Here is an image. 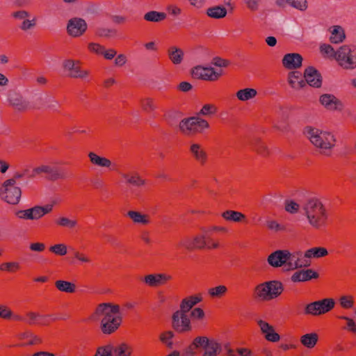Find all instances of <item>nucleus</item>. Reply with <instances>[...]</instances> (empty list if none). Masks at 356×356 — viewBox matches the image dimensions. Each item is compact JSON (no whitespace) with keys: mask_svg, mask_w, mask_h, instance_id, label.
I'll return each mask as SVG.
<instances>
[{"mask_svg":"<svg viewBox=\"0 0 356 356\" xmlns=\"http://www.w3.org/2000/svg\"><path fill=\"white\" fill-rule=\"evenodd\" d=\"M258 325L261 332L265 335L266 340L271 342H277L280 340V335L275 332L274 327L267 322L259 320Z\"/></svg>","mask_w":356,"mask_h":356,"instance_id":"nucleus-19","label":"nucleus"},{"mask_svg":"<svg viewBox=\"0 0 356 356\" xmlns=\"http://www.w3.org/2000/svg\"><path fill=\"white\" fill-rule=\"evenodd\" d=\"M339 318L346 321V328L348 329V331L353 333H356V323L352 318L345 316H339Z\"/></svg>","mask_w":356,"mask_h":356,"instance_id":"nucleus-63","label":"nucleus"},{"mask_svg":"<svg viewBox=\"0 0 356 356\" xmlns=\"http://www.w3.org/2000/svg\"><path fill=\"white\" fill-rule=\"evenodd\" d=\"M40 317L41 316L37 313L29 312L26 314V317L25 318L26 321H24V322L31 325L35 324Z\"/></svg>","mask_w":356,"mask_h":356,"instance_id":"nucleus-64","label":"nucleus"},{"mask_svg":"<svg viewBox=\"0 0 356 356\" xmlns=\"http://www.w3.org/2000/svg\"><path fill=\"white\" fill-rule=\"evenodd\" d=\"M270 291V300L278 297L284 291V286L281 282L277 280H271L267 282Z\"/></svg>","mask_w":356,"mask_h":356,"instance_id":"nucleus-31","label":"nucleus"},{"mask_svg":"<svg viewBox=\"0 0 356 356\" xmlns=\"http://www.w3.org/2000/svg\"><path fill=\"white\" fill-rule=\"evenodd\" d=\"M9 105L18 113H25L31 110V103L22 94L10 90L8 95Z\"/></svg>","mask_w":356,"mask_h":356,"instance_id":"nucleus-8","label":"nucleus"},{"mask_svg":"<svg viewBox=\"0 0 356 356\" xmlns=\"http://www.w3.org/2000/svg\"><path fill=\"white\" fill-rule=\"evenodd\" d=\"M217 111V108L213 104H205L202 106L198 115H211Z\"/></svg>","mask_w":356,"mask_h":356,"instance_id":"nucleus-55","label":"nucleus"},{"mask_svg":"<svg viewBox=\"0 0 356 356\" xmlns=\"http://www.w3.org/2000/svg\"><path fill=\"white\" fill-rule=\"evenodd\" d=\"M174 337V332L171 330H168L160 334L159 339L167 348L172 349L174 345L172 339Z\"/></svg>","mask_w":356,"mask_h":356,"instance_id":"nucleus-46","label":"nucleus"},{"mask_svg":"<svg viewBox=\"0 0 356 356\" xmlns=\"http://www.w3.org/2000/svg\"><path fill=\"white\" fill-rule=\"evenodd\" d=\"M190 152L195 159L201 165H204L205 163L207 155L206 152L202 149L200 145L197 143L192 144L190 147Z\"/></svg>","mask_w":356,"mask_h":356,"instance_id":"nucleus-28","label":"nucleus"},{"mask_svg":"<svg viewBox=\"0 0 356 356\" xmlns=\"http://www.w3.org/2000/svg\"><path fill=\"white\" fill-rule=\"evenodd\" d=\"M19 338L22 340L27 339L28 341L22 346H34L42 343V339L31 331H26L19 334Z\"/></svg>","mask_w":356,"mask_h":356,"instance_id":"nucleus-32","label":"nucleus"},{"mask_svg":"<svg viewBox=\"0 0 356 356\" xmlns=\"http://www.w3.org/2000/svg\"><path fill=\"white\" fill-rule=\"evenodd\" d=\"M55 286L58 290L65 293H74L76 289V285L70 282L64 280H57Z\"/></svg>","mask_w":356,"mask_h":356,"instance_id":"nucleus-43","label":"nucleus"},{"mask_svg":"<svg viewBox=\"0 0 356 356\" xmlns=\"http://www.w3.org/2000/svg\"><path fill=\"white\" fill-rule=\"evenodd\" d=\"M320 51L323 54H325L329 57H332L336 59L337 51L330 44H323L320 46Z\"/></svg>","mask_w":356,"mask_h":356,"instance_id":"nucleus-53","label":"nucleus"},{"mask_svg":"<svg viewBox=\"0 0 356 356\" xmlns=\"http://www.w3.org/2000/svg\"><path fill=\"white\" fill-rule=\"evenodd\" d=\"M104 46L98 43L91 42L88 44V49L97 54L103 55V54H104Z\"/></svg>","mask_w":356,"mask_h":356,"instance_id":"nucleus-62","label":"nucleus"},{"mask_svg":"<svg viewBox=\"0 0 356 356\" xmlns=\"http://www.w3.org/2000/svg\"><path fill=\"white\" fill-rule=\"evenodd\" d=\"M304 80L306 84L318 88L322 85L323 78L321 73L314 67H307L304 72Z\"/></svg>","mask_w":356,"mask_h":356,"instance_id":"nucleus-14","label":"nucleus"},{"mask_svg":"<svg viewBox=\"0 0 356 356\" xmlns=\"http://www.w3.org/2000/svg\"><path fill=\"white\" fill-rule=\"evenodd\" d=\"M49 250L56 254L63 256L67 254V246L64 244H56L51 246Z\"/></svg>","mask_w":356,"mask_h":356,"instance_id":"nucleus-59","label":"nucleus"},{"mask_svg":"<svg viewBox=\"0 0 356 356\" xmlns=\"http://www.w3.org/2000/svg\"><path fill=\"white\" fill-rule=\"evenodd\" d=\"M19 268H20V266L18 262H6V263H3L0 266V270L14 272V271L18 270Z\"/></svg>","mask_w":356,"mask_h":356,"instance_id":"nucleus-56","label":"nucleus"},{"mask_svg":"<svg viewBox=\"0 0 356 356\" xmlns=\"http://www.w3.org/2000/svg\"><path fill=\"white\" fill-rule=\"evenodd\" d=\"M222 216L226 220L236 222H242L246 218L245 216L242 213L232 210L225 211L222 213Z\"/></svg>","mask_w":356,"mask_h":356,"instance_id":"nucleus-40","label":"nucleus"},{"mask_svg":"<svg viewBox=\"0 0 356 356\" xmlns=\"http://www.w3.org/2000/svg\"><path fill=\"white\" fill-rule=\"evenodd\" d=\"M270 291L267 282L258 284L254 289V298L260 300H270Z\"/></svg>","mask_w":356,"mask_h":356,"instance_id":"nucleus-25","label":"nucleus"},{"mask_svg":"<svg viewBox=\"0 0 356 356\" xmlns=\"http://www.w3.org/2000/svg\"><path fill=\"white\" fill-rule=\"evenodd\" d=\"M287 3L300 11L306 10L308 7L307 0H287Z\"/></svg>","mask_w":356,"mask_h":356,"instance_id":"nucleus-51","label":"nucleus"},{"mask_svg":"<svg viewBox=\"0 0 356 356\" xmlns=\"http://www.w3.org/2000/svg\"><path fill=\"white\" fill-rule=\"evenodd\" d=\"M319 275L312 269L301 270L296 271L291 276V281L293 282H306L312 279H317Z\"/></svg>","mask_w":356,"mask_h":356,"instance_id":"nucleus-20","label":"nucleus"},{"mask_svg":"<svg viewBox=\"0 0 356 356\" xmlns=\"http://www.w3.org/2000/svg\"><path fill=\"white\" fill-rule=\"evenodd\" d=\"M210 340L211 339L207 337H197L193 339L192 343L188 347L190 353L194 354L195 350L200 348L204 350Z\"/></svg>","mask_w":356,"mask_h":356,"instance_id":"nucleus-35","label":"nucleus"},{"mask_svg":"<svg viewBox=\"0 0 356 356\" xmlns=\"http://www.w3.org/2000/svg\"><path fill=\"white\" fill-rule=\"evenodd\" d=\"M100 316H104L101 321V330L104 334H110L114 332L121 324L122 315L118 305L99 304L92 317L97 319Z\"/></svg>","mask_w":356,"mask_h":356,"instance_id":"nucleus-1","label":"nucleus"},{"mask_svg":"<svg viewBox=\"0 0 356 356\" xmlns=\"http://www.w3.org/2000/svg\"><path fill=\"white\" fill-rule=\"evenodd\" d=\"M88 157L90 159V161L93 165L99 167L107 168L113 170H115V165L113 164L112 162L106 157L100 156L92 152H89Z\"/></svg>","mask_w":356,"mask_h":356,"instance_id":"nucleus-23","label":"nucleus"},{"mask_svg":"<svg viewBox=\"0 0 356 356\" xmlns=\"http://www.w3.org/2000/svg\"><path fill=\"white\" fill-rule=\"evenodd\" d=\"M328 254L326 248L323 247L312 248L307 250L304 254L305 258H321Z\"/></svg>","mask_w":356,"mask_h":356,"instance_id":"nucleus-39","label":"nucleus"},{"mask_svg":"<svg viewBox=\"0 0 356 356\" xmlns=\"http://www.w3.org/2000/svg\"><path fill=\"white\" fill-rule=\"evenodd\" d=\"M140 106L143 111L147 113H153L157 108L154 99L151 97L142 99L140 100Z\"/></svg>","mask_w":356,"mask_h":356,"instance_id":"nucleus-44","label":"nucleus"},{"mask_svg":"<svg viewBox=\"0 0 356 356\" xmlns=\"http://www.w3.org/2000/svg\"><path fill=\"white\" fill-rule=\"evenodd\" d=\"M284 204L285 210L290 213H296L300 209V204L293 200H286Z\"/></svg>","mask_w":356,"mask_h":356,"instance_id":"nucleus-54","label":"nucleus"},{"mask_svg":"<svg viewBox=\"0 0 356 356\" xmlns=\"http://www.w3.org/2000/svg\"><path fill=\"white\" fill-rule=\"evenodd\" d=\"M197 118H184L179 122V129L184 133L197 132Z\"/></svg>","mask_w":356,"mask_h":356,"instance_id":"nucleus-24","label":"nucleus"},{"mask_svg":"<svg viewBox=\"0 0 356 356\" xmlns=\"http://www.w3.org/2000/svg\"><path fill=\"white\" fill-rule=\"evenodd\" d=\"M310 142L317 148L320 149L321 154L328 155L334 146L336 140L334 135L329 132L312 127H306L304 131Z\"/></svg>","mask_w":356,"mask_h":356,"instance_id":"nucleus-3","label":"nucleus"},{"mask_svg":"<svg viewBox=\"0 0 356 356\" xmlns=\"http://www.w3.org/2000/svg\"><path fill=\"white\" fill-rule=\"evenodd\" d=\"M33 172L37 174H47V179L49 181H54L58 179H64L66 176L60 168L56 166L48 165H42L33 169Z\"/></svg>","mask_w":356,"mask_h":356,"instance_id":"nucleus-12","label":"nucleus"},{"mask_svg":"<svg viewBox=\"0 0 356 356\" xmlns=\"http://www.w3.org/2000/svg\"><path fill=\"white\" fill-rule=\"evenodd\" d=\"M302 209L312 227L320 229L326 225L328 213L320 200L316 197L308 198L302 204Z\"/></svg>","mask_w":356,"mask_h":356,"instance_id":"nucleus-2","label":"nucleus"},{"mask_svg":"<svg viewBox=\"0 0 356 356\" xmlns=\"http://www.w3.org/2000/svg\"><path fill=\"white\" fill-rule=\"evenodd\" d=\"M334 306L335 301L333 298H324L314 301L305 305L304 314L314 316H321L330 312Z\"/></svg>","mask_w":356,"mask_h":356,"instance_id":"nucleus-5","label":"nucleus"},{"mask_svg":"<svg viewBox=\"0 0 356 356\" xmlns=\"http://www.w3.org/2000/svg\"><path fill=\"white\" fill-rule=\"evenodd\" d=\"M210 236L207 231L203 235H197L193 240L187 238L180 241L179 245L187 250L202 249L205 246L210 248Z\"/></svg>","mask_w":356,"mask_h":356,"instance_id":"nucleus-9","label":"nucleus"},{"mask_svg":"<svg viewBox=\"0 0 356 356\" xmlns=\"http://www.w3.org/2000/svg\"><path fill=\"white\" fill-rule=\"evenodd\" d=\"M202 356H217L222 350V345L214 339H211L204 350Z\"/></svg>","mask_w":356,"mask_h":356,"instance_id":"nucleus-27","label":"nucleus"},{"mask_svg":"<svg viewBox=\"0 0 356 356\" xmlns=\"http://www.w3.org/2000/svg\"><path fill=\"white\" fill-rule=\"evenodd\" d=\"M288 79L289 85L294 89H300L306 86L302 74L298 71L290 72Z\"/></svg>","mask_w":356,"mask_h":356,"instance_id":"nucleus-26","label":"nucleus"},{"mask_svg":"<svg viewBox=\"0 0 356 356\" xmlns=\"http://www.w3.org/2000/svg\"><path fill=\"white\" fill-rule=\"evenodd\" d=\"M88 29V24L85 19L80 17H73L67 22V33L73 38L83 35Z\"/></svg>","mask_w":356,"mask_h":356,"instance_id":"nucleus-10","label":"nucleus"},{"mask_svg":"<svg viewBox=\"0 0 356 356\" xmlns=\"http://www.w3.org/2000/svg\"><path fill=\"white\" fill-rule=\"evenodd\" d=\"M318 336L316 333H308L300 337L301 343L307 348H314L317 343Z\"/></svg>","mask_w":356,"mask_h":356,"instance_id":"nucleus-37","label":"nucleus"},{"mask_svg":"<svg viewBox=\"0 0 356 356\" xmlns=\"http://www.w3.org/2000/svg\"><path fill=\"white\" fill-rule=\"evenodd\" d=\"M227 288L224 285L211 288L208 291L209 295L212 298H220L226 293Z\"/></svg>","mask_w":356,"mask_h":356,"instance_id":"nucleus-48","label":"nucleus"},{"mask_svg":"<svg viewBox=\"0 0 356 356\" xmlns=\"http://www.w3.org/2000/svg\"><path fill=\"white\" fill-rule=\"evenodd\" d=\"M59 107L60 104L58 102L52 95L48 93L47 97H46L45 108L54 111H57Z\"/></svg>","mask_w":356,"mask_h":356,"instance_id":"nucleus-50","label":"nucleus"},{"mask_svg":"<svg viewBox=\"0 0 356 356\" xmlns=\"http://www.w3.org/2000/svg\"><path fill=\"white\" fill-rule=\"evenodd\" d=\"M121 177L125 180V183L136 188H141L146 184V180L143 179L137 172L132 174L120 172Z\"/></svg>","mask_w":356,"mask_h":356,"instance_id":"nucleus-21","label":"nucleus"},{"mask_svg":"<svg viewBox=\"0 0 356 356\" xmlns=\"http://www.w3.org/2000/svg\"><path fill=\"white\" fill-rule=\"evenodd\" d=\"M321 104L329 110H339L343 108V104L334 95L324 94L320 97Z\"/></svg>","mask_w":356,"mask_h":356,"instance_id":"nucleus-18","label":"nucleus"},{"mask_svg":"<svg viewBox=\"0 0 356 356\" xmlns=\"http://www.w3.org/2000/svg\"><path fill=\"white\" fill-rule=\"evenodd\" d=\"M36 25V19L34 18L32 20L24 19L22 24L19 26V28L24 31H26L28 30L33 29Z\"/></svg>","mask_w":356,"mask_h":356,"instance_id":"nucleus-61","label":"nucleus"},{"mask_svg":"<svg viewBox=\"0 0 356 356\" xmlns=\"http://www.w3.org/2000/svg\"><path fill=\"white\" fill-rule=\"evenodd\" d=\"M79 61L74 60L72 59H67L63 61V67L65 70L70 72L68 76L71 78L74 79H84L88 74V71L82 70L79 66Z\"/></svg>","mask_w":356,"mask_h":356,"instance_id":"nucleus-13","label":"nucleus"},{"mask_svg":"<svg viewBox=\"0 0 356 356\" xmlns=\"http://www.w3.org/2000/svg\"><path fill=\"white\" fill-rule=\"evenodd\" d=\"M287 250H277L272 252L267 259V261L270 266L274 268L281 267L286 265L287 261Z\"/></svg>","mask_w":356,"mask_h":356,"instance_id":"nucleus-15","label":"nucleus"},{"mask_svg":"<svg viewBox=\"0 0 356 356\" xmlns=\"http://www.w3.org/2000/svg\"><path fill=\"white\" fill-rule=\"evenodd\" d=\"M47 94L48 93L40 94L31 104V109H40L45 108Z\"/></svg>","mask_w":356,"mask_h":356,"instance_id":"nucleus-49","label":"nucleus"},{"mask_svg":"<svg viewBox=\"0 0 356 356\" xmlns=\"http://www.w3.org/2000/svg\"><path fill=\"white\" fill-rule=\"evenodd\" d=\"M302 57L298 53H289L284 55L282 58L283 66L288 70H295L301 67Z\"/></svg>","mask_w":356,"mask_h":356,"instance_id":"nucleus-16","label":"nucleus"},{"mask_svg":"<svg viewBox=\"0 0 356 356\" xmlns=\"http://www.w3.org/2000/svg\"><path fill=\"white\" fill-rule=\"evenodd\" d=\"M336 60L339 64L346 69L356 67V47L354 45H343L337 51Z\"/></svg>","mask_w":356,"mask_h":356,"instance_id":"nucleus-6","label":"nucleus"},{"mask_svg":"<svg viewBox=\"0 0 356 356\" xmlns=\"http://www.w3.org/2000/svg\"><path fill=\"white\" fill-rule=\"evenodd\" d=\"M133 352L132 347L127 343H121L116 346L108 344L100 346L97 349L94 356H131Z\"/></svg>","mask_w":356,"mask_h":356,"instance_id":"nucleus-7","label":"nucleus"},{"mask_svg":"<svg viewBox=\"0 0 356 356\" xmlns=\"http://www.w3.org/2000/svg\"><path fill=\"white\" fill-rule=\"evenodd\" d=\"M36 210L38 212V215L39 217V219L42 218L44 215L50 213L53 209V205L52 204H46L45 206H35Z\"/></svg>","mask_w":356,"mask_h":356,"instance_id":"nucleus-60","label":"nucleus"},{"mask_svg":"<svg viewBox=\"0 0 356 356\" xmlns=\"http://www.w3.org/2000/svg\"><path fill=\"white\" fill-rule=\"evenodd\" d=\"M172 277L164 273L149 274L144 277L143 281L148 286L156 287L165 284Z\"/></svg>","mask_w":356,"mask_h":356,"instance_id":"nucleus-17","label":"nucleus"},{"mask_svg":"<svg viewBox=\"0 0 356 356\" xmlns=\"http://www.w3.org/2000/svg\"><path fill=\"white\" fill-rule=\"evenodd\" d=\"M332 29H333L332 31V35L330 38V41L334 44L343 42L346 38L343 29L340 26H334Z\"/></svg>","mask_w":356,"mask_h":356,"instance_id":"nucleus-38","label":"nucleus"},{"mask_svg":"<svg viewBox=\"0 0 356 356\" xmlns=\"http://www.w3.org/2000/svg\"><path fill=\"white\" fill-rule=\"evenodd\" d=\"M257 94V92L255 89L247 88L239 90L236 92V97L239 100L245 102L254 98Z\"/></svg>","mask_w":356,"mask_h":356,"instance_id":"nucleus-41","label":"nucleus"},{"mask_svg":"<svg viewBox=\"0 0 356 356\" xmlns=\"http://www.w3.org/2000/svg\"><path fill=\"white\" fill-rule=\"evenodd\" d=\"M301 256V252H296L292 254L288 250L287 261L286 262V266H287L288 270L299 268Z\"/></svg>","mask_w":356,"mask_h":356,"instance_id":"nucleus-34","label":"nucleus"},{"mask_svg":"<svg viewBox=\"0 0 356 356\" xmlns=\"http://www.w3.org/2000/svg\"><path fill=\"white\" fill-rule=\"evenodd\" d=\"M127 216L132 220L134 223H139L142 225H147L149 223V216L143 214L136 211H129Z\"/></svg>","mask_w":356,"mask_h":356,"instance_id":"nucleus-33","label":"nucleus"},{"mask_svg":"<svg viewBox=\"0 0 356 356\" xmlns=\"http://www.w3.org/2000/svg\"><path fill=\"white\" fill-rule=\"evenodd\" d=\"M169 59L175 65H179L184 59V51L181 49L177 47H170L168 50Z\"/></svg>","mask_w":356,"mask_h":356,"instance_id":"nucleus-30","label":"nucleus"},{"mask_svg":"<svg viewBox=\"0 0 356 356\" xmlns=\"http://www.w3.org/2000/svg\"><path fill=\"white\" fill-rule=\"evenodd\" d=\"M3 193L1 194L3 195V198L6 202L11 204H17L19 203L22 195L20 188H8L3 189Z\"/></svg>","mask_w":356,"mask_h":356,"instance_id":"nucleus-22","label":"nucleus"},{"mask_svg":"<svg viewBox=\"0 0 356 356\" xmlns=\"http://www.w3.org/2000/svg\"><path fill=\"white\" fill-rule=\"evenodd\" d=\"M253 149L264 157L269 155V149L266 145L259 140H256L252 144Z\"/></svg>","mask_w":356,"mask_h":356,"instance_id":"nucleus-45","label":"nucleus"},{"mask_svg":"<svg viewBox=\"0 0 356 356\" xmlns=\"http://www.w3.org/2000/svg\"><path fill=\"white\" fill-rule=\"evenodd\" d=\"M192 76L195 79L207 81H216L222 75V70L216 71L213 67H203L196 66L192 69Z\"/></svg>","mask_w":356,"mask_h":356,"instance_id":"nucleus-11","label":"nucleus"},{"mask_svg":"<svg viewBox=\"0 0 356 356\" xmlns=\"http://www.w3.org/2000/svg\"><path fill=\"white\" fill-rule=\"evenodd\" d=\"M166 18V14L163 12L152 10L144 15V19L147 22H160Z\"/></svg>","mask_w":356,"mask_h":356,"instance_id":"nucleus-42","label":"nucleus"},{"mask_svg":"<svg viewBox=\"0 0 356 356\" xmlns=\"http://www.w3.org/2000/svg\"><path fill=\"white\" fill-rule=\"evenodd\" d=\"M181 116V112L175 109L169 110L164 114V118L169 124H172Z\"/></svg>","mask_w":356,"mask_h":356,"instance_id":"nucleus-47","label":"nucleus"},{"mask_svg":"<svg viewBox=\"0 0 356 356\" xmlns=\"http://www.w3.org/2000/svg\"><path fill=\"white\" fill-rule=\"evenodd\" d=\"M15 216L22 220H39L35 206L24 210H18L15 212Z\"/></svg>","mask_w":356,"mask_h":356,"instance_id":"nucleus-29","label":"nucleus"},{"mask_svg":"<svg viewBox=\"0 0 356 356\" xmlns=\"http://www.w3.org/2000/svg\"><path fill=\"white\" fill-rule=\"evenodd\" d=\"M339 303L344 309H350L353 307L354 300L352 296H343L339 298Z\"/></svg>","mask_w":356,"mask_h":356,"instance_id":"nucleus-58","label":"nucleus"},{"mask_svg":"<svg viewBox=\"0 0 356 356\" xmlns=\"http://www.w3.org/2000/svg\"><path fill=\"white\" fill-rule=\"evenodd\" d=\"M194 306L188 298L182 300L180 310L173 313L172 316V327L178 333H184L192 330L191 321L187 316L191 309Z\"/></svg>","mask_w":356,"mask_h":356,"instance_id":"nucleus-4","label":"nucleus"},{"mask_svg":"<svg viewBox=\"0 0 356 356\" xmlns=\"http://www.w3.org/2000/svg\"><path fill=\"white\" fill-rule=\"evenodd\" d=\"M227 13V9L222 6L210 7L207 10V15L213 19L223 18Z\"/></svg>","mask_w":356,"mask_h":356,"instance_id":"nucleus-36","label":"nucleus"},{"mask_svg":"<svg viewBox=\"0 0 356 356\" xmlns=\"http://www.w3.org/2000/svg\"><path fill=\"white\" fill-rule=\"evenodd\" d=\"M56 223L62 227L73 228L76 225L77 222L66 217H61L56 221Z\"/></svg>","mask_w":356,"mask_h":356,"instance_id":"nucleus-57","label":"nucleus"},{"mask_svg":"<svg viewBox=\"0 0 356 356\" xmlns=\"http://www.w3.org/2000/svg\"><path fill=\"white\" fill-rule=\"evenodd\" d=\"M116 33L117 31L115 29L99 27L95 30V34L99 37L109 38L116 35Z\"/></svg>","mask_w":356,"mask_h":356,"instance_id":"nucleus-52","label":"nucleus"}]
</instances>
